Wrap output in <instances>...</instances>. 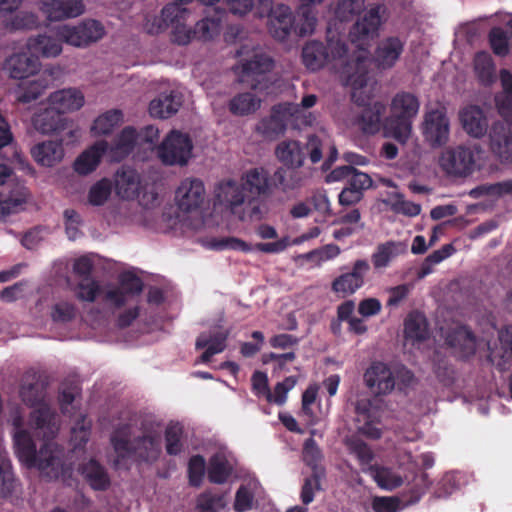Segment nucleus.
Masks as SVG:
<instances>
[{"mask_svg": "<svg viewBox=\"0 0 512 512\" xmlns=\"http://www.w3.org/2000/svg\"><path fill=\"white\" fill-rule=\"evenodd\" d=\"M302 60L306 68L311 71L330 66L354 87L362 88L367 84L368 71L365 57L357 56L355 59H350L348 45L340 37H328L326 44L316 40L308 42L302 49Z\"/></svg>", "mask_w": 512, "mask_h": 512, "instance_id": "obj_1", "label": "nucleus"}, {"mask_svg": "<svg viewBox=\"0 0 512 512\" xmlns=\"http://www.w3.org/2000/svg\"><path fill=\"white\" fill-rule=\"evenodd\" d=\"M13 424L18 429L14 434V446L20 462L28 468H37L50 479L58 478L63 469L64 449L54 442L56 435L50 436L43 429H37L44 437L43 444L37 451L30 433L21 429V417L15 418Z\"/></svg>", "mask_w": 512, "mask_h": 512, "instance_id": "obj_2", "label": "nucleus"}, {"mask_svg": "<svg viewBox=\"0 0 512 512\" xmlns=\"http://www.w3.org/2000/svg\"><path fill=\"white\" fill-rule=\"evenodd\" d=\"M134 423L142 433L140 436L131 439V422L119 424L111 434L110 442L117 455L116 465L133 456L144 462H154L161 454V435L154 422L147 417H139Z\"/></svg>", "mask_w": 512, "mask_h": 512, "instance_id": "obj_3", "label": "nucleus"}, {"mask_svg": "<svg viewBox=\"0 0 512 512\" xmlns=\"http://www.w3.org/2000/svg\"><path fill=\"white\" fill-rule=\"evenodd\" d=\"M419 108L420 101L415 94L406 91L396 93L390 104L391 114L384 119V135L399 143H406Z\"/></svg>", "mask_w": 512, "mask_h": 512, "instance_id": "obj_4", "label": "nucleus"}, {"mask_svg": "<svg viewBox=\"0 0 512 512\" xmlns=\"http://www.w3.org/2000/svg\"><path fill=\"white\" fill-rule=\"evenodd\" d=\"M241 181L245 192L249 193L251 198L246 201L239 219L262 220L268 212L266 199L272 195L271 174L264 167H254L242 175Z\"/></svg>", "mask_w": 512, "mask_h": 512, "instance_id": "obj_5", "label": "nucleus"}, {"mask_svg": "<svg viewBox=\"0 0 512 512\" xmlns=\"http://www.w3.org/2000/svg\"><path fill=\"white\" fill-rule=\"evenodd\" d=\"M21 400L29 407H36L30 414L29 422L34 429H43L48 435H57L59 425L56 412L46 403V385L39 378L23 383L19 391Z\"/></svg>", "mask_w": 512, "mask_h": 512, "instance_id": "obj_6", "label": "nucleus"}, {"mask_svg": "<svg viewBox=\"0 0 512 512\" xmlns=\"http://www.w3.org/2000/svg\"><path fill=\"white\" fill-rule=\"evenodd\" d=\"M323 144L315 135H309L307 141L283 140L275 148V157L284 167L298 170L304 165L306 157L312 164L319 163L323 158Z\"/></svg>", "mask_w": 512, "mask_h": 512, "instance_id": "obj_7", "label": "nucleus"}, {"mask_svg": "<svg viewBox=\"0 0 512 512\" xmlns=\"http://www.w3.org/2000/svg\"><path fill=\"white\" fill-rule=\"evenodd\" d=\"M274 68V60L267 53L254 50L252 55L242 58L234 67L238 82L256 91H264L269 87L268 74Z\"/></svg>", "mask_w": 512, "mask_h": 512, "instance_id": "obj_8", "label": "nucleus"}, {"mask_svg": "<svg viewBox=\"0 0 512 512\" xmlns=\"http://www.w3.org/2000/svg\"><path fill=\"white\" fill-rule=\"evenodd\" d=\"M388 16V9L384 4H371L351 27L349 32L351 41L361 47L377 37L380 27L387 21Z\"/></svg>", "mask_w": 512, "mask_h": 512, "instance_id": "obj_9", "label": "nucleus"}, {"mask_svg": "<svg viewBox=\"0 0 512 512\" xmlns=\"http://www.w3.org/2000/svg\"><path fill=\"white\" fill-rule=\"evenodd\" d=\"M193 144L188 134L171 131L158 148V156L165 165L184 166L192 155Z\"/></svg>", "mask_w": 512, "mask_h": 512, "instance_id": "obj_10", "label": "nucleus"}, {"mask_svg": "<svg viewBox=\"0 0 512 512\" xmlns=\"http://www.w3.org/2000/svg\"><path fill=\"white\" fill-rule=\"evenodd\" d=\"M440 165L449 175L468 176L475 169V153L462 145L446 149L441 154Z\"/></svg>", "mask_w": 512, "mask_h": 512, "instance_id": "obj_11", "label": "nucleus"}, {"mask_svg": "<svg viewBox=\"0 0 512 512\" xmlns=\"http://www.w3.org/2000/svg\"><path fill=\"white\" fill-rule=\"evenodd\" d=\"M11 174L12 170L9 166L0 164V220L16 212L27 199V191L24 187L6 183Z\"/></svg>", "mask_w": 512, "mask_h": 512, "instance_id": "obj_12", "label": "nucleus"}, {"mask_svg": "<svg viewBox=\"0 0 512 512\" xmlns=\"http://www.w3.org/2000/svg\"><path fill=\"white\" fill-rule=\"evenodd\" d=\"M205 199V187L198 178H185L175 191V203L179 211L191 213L201 208Z\"/></svg>", "mask_w": 512, "mask_h": 512, "instance_id": "obj_13", "label": "nucleus"}, {"mask_svg": "<svg viewBox=\"0 0 512 512\" xmlns=\"http://www.w3.org/2000/svg\"><path fill=\"white\" fill-rule=\"evenodd\" d=\"M423 135L433 148L447 144L450 136V122L445 111L433 109L426 112L423 122Z\"/></svg>", "mask_w": 512, "mask_h": 512, "instance_id": "obj_14", "label": "nucleus"}, {"mask_svg": "<svg viewBox=\"0 0 512 512\" xmlns=\"http://www.w3.org/2000/svg\"><path fill=\"white\" fill-rule=\"evenodd\" d=\"M370 271V264L365 259L356 260L349 272L343 273L336 277L331 285L334 293L345 298L354 294L365 284V277Z\"/></svg>", "mask_w": 512, "mask_h": 512, "instance_id": "obj_15", "label": "nucleus"}, {"mask_svg": "<svg viewBox=\"0 0 512 512\" xmlns=\"http://www.w3.org/2000/svg\"><path fill=\"white\" fill-rule=\"evenodd\" d=\"M366 387L375 395L390 394L395 388L393 370L384 362L373 361L363 375Z\"/></svg>", "mask_w": 512, "mask_h": 512, "instance_id": "obj_16", "label": "nucleus"}, {"mask_svg": "<svg viewBox=\"0 0 512 512\" xmlns=\"http://www.w3.org/2000/svg\"><path fill=\"white\" fill-rule=\"evenodd\" d=\"M489 148L501 162L512 161V122L496 121L489 128Z\"/></svg>", "mask_w": 512, "mask_h": 512, "instance_id": "obj_17", "label": "nucleus"}, {"mask_svg": "<svg viewBox=\"0 0 512 512\" xmlns=\"http://www.w3.org/2000/svg\"><path fill=\"white\" fill-rule=\"evenodd\" d=\"M268 19L269 32L271 36L278 41L286 40L292 30L301 35L300 29L307 28L305 20L304 24L299 28L294 26L295 17L293 16L290 7L284 4L275 6L274 12L268 17Z\"/></svg>", "mask_w": 512, "mask_h": 512, "instance_id": "obj_18", "label": "nucleus"}, {"mask_svg": "<svg viewBox=\"0 0 512 512\" xmlns=\"http://www.w3.org/2000/svg\"><path fill=\"white\" fill-rule=\"evenodd\" d=\"M39 9L51 22L80 16L85 11L82 0H39Z\"/></svg>", "mask_w": 512, "mask_h": 512, "instance_id": "obj_19", "label": "nucleus"}, {"mask_svg": "<svg viewBox=\"0 0 512 512\" xmlns=\"http://www.w3.org/2000/svg\"><path fill=\"white\" fill-rule=\"evenodd\" d=\"M245 190L243 185L233 179L220 182L215 189V198L221 204L230 209L232 214L245 208Z\"/></svg>", "mask_w": 512, "mask_h": 512, "instance_id": "obj_20", "label": "nucleus"}, {"mask_svg": "<svg viewBox=\"0 0 512 512\" xmlns=\"http://www.w3.org/2000/svg\"><path fill=\"white\" fill-rule=\"evenodd\" d=\"M405 41L398 36L385 37L379 41L374 52V61L379 68L390 69L404 51Z\"/></svg>", "mask_w": 512, "mask_h": 512, "instance_id": "obj_21", "label": "nucleus"}, {"mask_svg": "<svg viewBox=\"0 0 512 512\" xmlns=\"http://www.w3.org/2000/svg\"><path fill=\"white\" fill-rule=\"evenodd\" d=\"M386 112V105L381 101H375L365 105L359 115L356 123L364 134L375 135L381 128L384 130L383 116Z\"/></svg>", "mask_w": 512, "mask_h": 512, "instance_id": "obj_22", "label": "nucleus"}, {"mask_svg": "<svg viewBox=\"0 0 512 512\" xmlns=\"http://www.w3.org/2000/svg\"><path fill=\"white\" fill-rule=\"evenodd\" d=\"M4 67L11 78L25 79L38 72L40 62L30 53H15L6 59Z\"/></svg>", "mask_w": 512, "mask_h": 512, "instance_id": "obj_23", "label": "nucleus"}, {"mask_svg": "<svg viewBox=\"0 0 512 512\" xmlns=\"http://www.w3.org/2000/svg\"><path fill=\"white\" fill-rule=\"evenodd\" d=\"M26 47L28 52L38 60L42 58H54L62 52L60 37L47 34H39L28 38Z\"/></svg>", "mask_w": 512, "mask_h": 512, "instance_id": "obj_24", "label": "nucleus"}, {"mask_svg": "<svg viewBox=\"0 0 512 512\" xmlns=\"http://www.w3.org/2000/svg\"><path fill=\"white\" fill-rule=\"evenodd\" d=\"M228 337L229 331H218L211 334L201 333L195 343L197 350L205 348V351L199 357V361L208 363L214 355L223 352L227 347Z\"/></svg>", "mask_w": 512, "mask_h": 512, "instance_id": "obj_25", "label": "nucleus"}, {"mask_svg": "<svg viewBox=\"0 0 512 512\" xmlns=\"http://www.w3.org/2000/svg\"><path fill=\"white\" fill-rule=\"evenodd\" d=\"M108 147V142L105 140L94 143L76 158L73 164L74 170L80 175H88L93 172L98 167Z\"/></svg>", "mask_w": 512, "mask_h": 512, "instance_id": "obj_26", "label": "nucleus"}, {"mask_svg": "<svg viewBox=\"0 0 512 512\" xmlns=\"http://www.w3.org/2000/svg\"><path fill=\"white\" fill-rule=\"evenodd\" d=\"M446 344L458 350L460 356L467 358L476 352V337L466 326H458L450 330L445 337Z\"/></svg>", "mask_w": 512, "mask_h": 512, "instance_id": "obj_27", "label": "nucleus"}, {"mask_svg": "<svg viewBox=\"0 0 512 512\" xmlns=\"http://www.w3.org/2000/svg\"><path fill=\"white\" fill-rule=\"evenodd\" d=\"M49 104H51L63 116L66 113L79 110L84 105V95L75 88L61 89L50 94Z\"/></svg>", "mask_w": 512, "mask_h": 512, "instance_id": "obj_28", "label": "nucleus"}, {"mask_svg": "<svg viewBox=\"0 0 512 512\" xmlns=\"http://www.w3.org/2000/svg\"><path fill=\"white\" fill-rule=\"evenodd\" d=\"M287 111L282 105H275L271 109L269 117L263 118L256 130L265 138L275 139L282 135L287 128Z\"/></svg>", "mask_w": 512, "mask_h": 512, "instance_id": "obj_29", "label": "nucleus"}, {"mask_svg": "<svg viewBox=\"0 0 512 512\" xmlns=\"http://www.w3.org/2000/svg\"><path fill=\"white\" fill-rule=\"evenodd\" d=\"M304 180L301 171L280 166L271 175L272 194L275 191L287 193L296 190L304 184Z\"/></svg>", "mask_w": 512, "mask_h": 512, "instance_id": "obj_30", "label": "nucleus"}, {"mask_svg": "<svg viewBox=\"0 0 512 512\" xmlns=\"http://www.w3.org/2000/svg\"><path fill=\"white\" fill-rule=\"evenodd\" d=\"M463 129L474 138L483 137L488 131V121L483 110L478 106H469L460 112Z\"/></svg>", "mask_w": 512, "mask_h": 512, "instance_id": "obj_31", "label": "nucleus"}, {"mask_svg": "<svg viewBox=\"0 0 512 512\" xmlns=\"http://www.w3.org/2000/svg\"><path fill=\"white\" fill-rule=\"evenodd\" d=\"M500 348L492 350L489 359L499 371L508 369V363L512 361V325L502 327L498 331Z\"/></svg>", "mask_w": 512, "mask_h": 512, "instance_id": "obj_32", "label": "nucleus"}, {"mask_svg": "<svg viewBox=\"0 0 512 512\" xmlns=\"http://www.w3.org/2000/svg\"><path fill=\"white\" fill-rule=\"evenodd\" d=\"M31 154L38 164L52 167L64 157L62 141L49 140L38 143L31 149Z\"/></svg>", "mask_w": 512, "mask_h": 512, "instance_id": "obj_33", "label": "nucleus"}, {"mask_svg": "<svg viewBox=\"0 0 512 512\" xmlns=\"http://www.w3.org/2000/svg\"><path fill=\"white\" fill-rule=\"evenodd\" d=\"M66 122V116H63L51 104L33 118L35 129L43 134L64 130Z\"/></svg>", "mask_w": 512, "mask_h": 512, "instance_id": "obj_34", "label": "nucleus"}, {"mask_svg": "<svg viewBox=\"0 0 512 512\" xmlns=\"http://www.w3.org/2000/svg\"><path fill=\"white\" fill-rule=\"evenodd\" d=\"M181 105L182 97L179 93L161 94L150 102L149 113L152 117L167 119L176 114Z\"/></svg>", "mask_w": 512, "mask_h": 512, "instance_id": "obj_35", "label": "nucleus"}, {"mask_svg": "<svg viewBox=\"0 0 512 512\" xmlns=\"http://www.w3.org/2000/svg\"><path fill=\"white\" fill-rule=\"evenodd\" d=\"M404 334L407 340L423 342L429 338L428 322L425 315L418 311L408 314L404 321Z\"/></svg>", "mask_w": 512, "mask_h": 512, "instance_id": "obj_36", "label": "nucleus"}, {"mask_svg": "<svg viewBox=\"0 0 512 512\" xmlns=\"http://www.w3.org/2000/svg\"><path fill=\"white\" fill-rule=\"evenodd\" d=\"M82 474L93 490L105 491L110 487L111 480L106 469L95 459L83 465Z\"/></svg>", "mask_w": 512, "mask_h": 512, "instance_id": "obj_37", "label": "nucleus"}, {"mask_svg": "<svg viewBox=\"0 0 512 512\" xmlns=\"http://www.w3.org/2000/svg\"><path fill=\"white\" fill-rule=\"evenodd\" d=\"M506 26L511 30V34L501 27H493L488 34V41L492 52L499 57H506L510 49L512 50V18L506 23Z\"/></svg>", "mask_w": 512, "mask_h": 512, "instance_id": "obj_38", "label": "nucleus"}, {"mask_svg": "<svg viewBox=\"0 0 512 512\" xmlns=\"http://www.w3.org/2000/svg\"><path fill=\"white\" fill-rule=\"evenodd\" d=\"M138 140V132L134 127H125L115 139L111 147L112 157L120 161L133 152Z\"/></svg>", "mask_w": 512, "mask_h": 512, "instance_id": "obj_39", "label": "nucleus"}, {"mask_svg": "<svg viewBox=\"0 0 512 512\" xmlns=\"http://www.w3.org/2000/svg\"><path fill=\"white\" fill-rule=\"evenodd\" d=\"M261 105V100L250 92L235 95L228 103L231 114L245 116L256 112Z\"/></svg>", "mask_w": 512, "mask_h": 512, "instance_id": "obj_40", "label": "nucleus"}, {"mask_svg": "<svg viewBox=\"0 0 512 512\" xmlns=\"http://www.w3.org/2000/svg\"><path fill=\"white\" fill-rule=\"evenodd\" d=\"M474 69L481 83L488 85L495 80V64L487 51H479L475 54Z\"/></svg>", "mask_w": 512, "mask_h": 512, "instance_id": "obj_41", "label": "nucleus"}, {"mask_svg": "<svg viewBox=\"0 0 512 512\" xmlns=\"http://www.w3.org/2000/svg\"><path fill=\"white\" fill-rule=\"evenodd\" d=\"M404 251L401 243L388 241L378 245L376 251L372 254L371 260L376 269L385 268L390 261Z\"/></svg>", "mask_w": 512, "mask_h": 512, "instance_id": "obj_42", "label": "nucleus"}, {"mask_svg": "<svg viewBox=\"0 0 512 512\" xmlns=\"http://www.w3.org/2000/svg\"><path fill=\"white\" fill-rule=\"evenodd\" d=\"M221 30V17L216 14L198 21L193 28L194 39L208 41L219 35Z\"/></svg>", "mask_w": 512, "mask_h": 512, "instance_id": "obj_43", "label": "nucleus"}, {"mask_svg": "<svg viewBox=\"0 0 512 512\" xmlns=\"http://www.w3.org/2000/svg\"><path fill=\"white\" fill-rule=\"evenodd\" d=\"M368 471L377 485L383 489L392 490L402 485V478L395 474L390 468L375 464L370 465Z\"/></svg>", "mask_w": 512, "mask_h": 512, "instance_id": "obj_44", "label": "nucleus"}, {"mask_svg": "<svg viewBox=\"0 0 512 512\" xmlns=\"http://www.w3.org/2000/svg\"><path fill=\"white\" fill-rule=\"evenodd\" d=\"M122 120V111L119 109H112L98 116L91 129L98 135L109 134L122 122Z\"/></svg>", "mask_w": 512, "mask_h": 512, "instance_id": "obj_45", "label": "nucleus"}, {"mask_svg": "<svg viewBox=\"0 0 512 512\" xmlns=\"http://www.w3.org/2000/svg\"><path fill=\"white\" fill-rule=\"evenodd\" d=\"M232 469L228 461L218 455L210 458L208 468V479L214 484H223L230 477Z\"/></svg>", "mask_w": 512, "mask_h": 512, "instance_id": "obj_46", "label": "nucleus"}, {"mask_svg": "<svg viewBox=\"0 0 512 512\" xmlns=\"http://www.w3.org/2000/svg\"><path fill=\"white\" fill-rule=\"evenodd\" d=\"M183 427L176 423L170 424L166 427L164 438L166 452L170 456H177L183 450Z\"/></svg>", "mask_w": 512, "mask_h": 512, "instance_id": "obj_47", "label": "nucleus"}, {"mask_svg": "<svg viewBox=\"0 0 512 512\" xmlns=\"http://www.w3.org/2000/svg\"><path fill=\"white\" fill-rule=\"evenodd\" d=\"M112 193V182L102 178L93 184L88 192V202L92 206H102L106 203Z\"/></svg>", "mask_w": 512, "mask_h": 512, "instance_id": "obj_48", "label": "nucleus"}, {"mask_svg": "<svg viewBox=\"0 0 512 512\" xmlns=\"http://www.w3.org/2000/svg\"><path fill=\"white\" fill-rule=\"evenodd\" d=\"M139 177L135 170L123 168L117 172L116 185L119 193L125 197L134 194L138 188Z\"/></svg>", "mask_w": 512, "mask_h": 512, "instance_id": "obj_49", "label": "nucleus"}, {"mask_svg": "<svg viewBox=\"0 0 512 512\" xmlns=\"http://www.w3.org/2000/svg\"><path fill=\"white\" fill-rule=\"evenodd\" d=\"M101 293V286L97 280L92 277L82 278L75 288L76 297L80 301L94 302Z\"/></svg>", "mask_w": 512, "mask_h": 512, "instance_id": "obj_50", "label": "nucleus"}, {"mask_svg": "<svg viewBox=\"0 0 512 512\" xmlns=\"http://www.w3.org/2000/svg\"><path fill=\"white\" fill-rule=\"evenodd\" d=\"M189 11L178 3H168L161 10V19L165 23L166 28L185 22Z\"/></svg>", "mask_w": 512, "mask_h": 512, "instance_id": "obj_51", "label": "nucleus"}, {"mask_svg": "<svg viewBox=\"0 0 512 512\" xmlns=\"http://www.w3.org/2000/svg\"><path fill=\"white\" fill-rule=\"evenodd\" d=\"M205 459L202 455H193L188 462V480L192 487H199L205 475Z\"/></svg>", "mask_w": 512, "mask_h": 512, "instance_id": "obj_52", "label": "nucleus"}, {"mask_svg": "<svg viewBox=\"0 0 512 512\" xmlns=\"http://www.w3.org/2000/svg\"><path fill=\"white\" fill-rule=\"evenodd\" d=\"M225 507L224 496L211 491L201 493L197 498V508L201 512H218Z\"/></svg>", "mask_w": 512, "mask_h": 512, "instance_id": "obj_53", "label": "nucleus"}, {"mask_svg": "<svg viewBox=\"0 0 512 512\" xmlns=\"http://www.w3.org/2000/svg\"><path fill=\"white\" fill-rule=\"evenodd\" d=\"M321 472L314 471L312 475L304 479L301 487L300 499L304 505H308L314 500L315 492L322 490L321 488Z\"/></svg>", "mask_w": 512, "mask_h": 512, "instance_id": "obj_54", "label": "nucleus"}, {"mask_svg": "<svg viewBox=\"0 0 512 512\" xmlns=\"http://www.w3.org/2000/svg\"><path fill=\"white\" fill-rule=\"evenodd\" d=\"M14 489V475L8 459L0 455V496H9Z\"/></svg>", "mask_w": 512, "mask_h": 512, "instance_id": "obj_55", "label": "nucleus"}, {"mask_svg": "<svg viewBox=\"0 0 512 512\" xmlns=\"http://www.w3.org/2000/svg\"><path fill=\"white\" fill-rule=\"evenodd\" d=\"M143 281L131 272H124L119 277L118 288L127 296L139 295L143 290Z\"/></svg>", "mask_w": 512, "mask_h": 512, "instance_id": "obj_56", "label": "nucleus"}, {"mask_svg": "<svg viewBox=\"0 0 512 512\" xmlns=\"http://www.w3.org/2000/svg\"><path fill=\"white\" fill-rule=\"evenodd\" d=\"M79 25L77 26H69L64 25L58 28L57 36L60 37L61 41L66 42L75 47H85L88 46L87 41L85 40V36L82 33H78Z\"/></svg>", "mask_w": 512, "mask_h": 512, "instance_id": "obj_57", "label": "nucleus"}, {"mask_svg": "<svg viewBox=\"0 0 512 512\" xmlns=\"http://www.w3.org/2000/svg\"><path fill=\"white\" fill-rule=\"evenodd\" d=\"M303 461L312 468V472L319 471L318 464L322 458L321 451L316 441L310 437L305 440L303 445Z\"/></svg>", "mask_w": 512, "mask_h": 512, "instance_id": "obj_58", "label": "nucleus"}, {"mask_svg": "<svg viewBox=\"0 0 512 512\" xmlns=\"http://www.w3.org/2000/svg\"><path fill=\"white\" fill-rule=\"evenodd\" d=\"M77 309L74 304L66 301L58 302L51 309V318L57 323H67L76 316Z\"/></svg>", "mask_w": 512, "mask_h": 512, "instance_id": "obj_59", "label": "nucleus"}, {"mask_svg": "<svg viewBox=\"0 0 512 512\" xmlns=\"http://www.w3.org/2000/svg\"><path fill=\"white\" fill-rule=\"evenodd\" d=\"M79 32L85 36V40L88 45L100 40L104 36V27L103 25L93 19L85 20L79 24Z\"/></svg>", "mask_w": 512, "mask_h": 512, "instance_id": "obj_60", "label": "nucleus"}, {"mask_svg": "<svg viewBox=\"0 0 512 512\" xmlns=\"http://www.w3.org/2000/svg\"><path fill=\"white\" fill-rule=\"evenodd\" d=\"M391 210L397 214H403L409 217H415L421 212V205L405 200L400 193L395 194V199L391 204Z\"/></svg>", "mask_w": 512, "mask_h": 512, "instance_id": "obj_61", "label": "nucleus"}, {"mask_svg": "<svg viewBox=\"0 0 512 512\" xmlns=\"http://www.w3.org/2000/svg\"><path fill=\"white\" fill-rule=\"evenodd\" d=\"M365 0H339L336 7V15L342 20L347 21L353 15L359 14L364 6Z\"/></svg>", "mask_w": 512, "mask_h": 512, "instance_id": "obj_62", "label": "nucleus"}, {"mask_svg": "<svg viewBox=\"0 0 512 512\" xmlns=\"http://www.w3.org/2000/svg\"><path fill=\"white\" fill-rule=\"evenodd\" d=\"M66 233L71 240H75L80 234L79 226L82 223L81 215L74 209L64 211Z\"/></svg>", "mask_w": 512, "mask_h": 512, "instance_id": "obj_63", "label": "nucleus"}, {"mask_svg": "<svg viewBox=\"0 0 512 512\" xmlns=\"http://www.w3.org/2000/svg\"><path fill=\"white\" fill-rule=\"evenodd\" d=\"M252 390L257 396H265L268 402L272 401V392L268 386V377L261 371H255L251 377Z\"/></svg>", "mask_w": 512, "mask_h": 512, "instance_id": "obj_64", "label": "nucleus"}]
</instances>
